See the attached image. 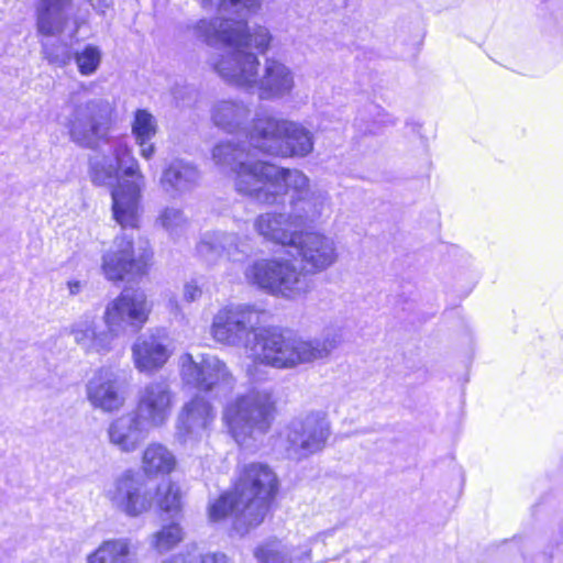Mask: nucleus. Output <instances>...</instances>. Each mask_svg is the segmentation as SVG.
Masks as SVG:
<instances>
[{"label": "nucleus", "mask_w": 563, "mask_h": 563, "mask_svg": "<svg viewBox=\"0 0 563 563\" xmlns=\"http://www.w3.org/2000/svg\"><path fill=\"white\" fill-rule=\"evenodd\" d=\"M212 161L220 169L231 173L240 195L260 203L275 205L290 194L289 214L299 232L324 223L332 213L329 195L311 189L303 172L255 159L245 144L220 142L212 148Z\"/></svg>", "instance_id": "f257e3e1"}, {"label": "nucleus", "mask_w": 563, "mask_h": 563, "mask_svg": "<svg viewBox=\"0 0 563 563\" xmlns=\"http://www.w3.org/2000/svg\"><path fill=\"white\" fill-rule=\"evenodd\" d=\"M205 9H217L219 15L212 19H201L190 29L194 35L207 45H223V53L209 58H227L233 52H249L254 47L260 54H265L273 41L271 31L264 25L250 29L246 18L261 8V0H200Z\"/></svg>", "instance_id": "f03ea898"}, {"label": "nucleus", "mask_w": 563, "mask_h": 563, "mask_svg": "<svg viewBox=\"0 0 563 563\" xmlns=\"http://www.w3.org/2000/svg\"><path fill=\"white\" fill-rule=\"evenodd\" d=\"M89 175L97 186L111 187L112 214L122 228H139L142 216V191L145 177L128 144L118 140L110 156L90 159Z\"/></svg>", "instance_id": "7ed1b4c3"}, {"label": "nucleus", "mask_w": 563, "mask_h": 563, "mask_svg": "<svg viewBox=\"0 0 563 563\" xmlns=\"http://www.w3.org/2000/svg\"><path fill=\"white\" fill-rule=\"evenodd\" d=\"M211 67L227 84L265 101L285 99L296 88L292 68L274 56L262 65L257 54L236 51L227 58H213Z\"/></svg>", "instance_id": "20e7f679"}, {"label": "nucleus", "mask_w": 563, "mask_h": 563, "mask_svg": "<svg viewBox=\"0 0 563 563\" xmlns=\"http://www.w3.org/2000/svg\"><path fill=\"white\" fill-rule=\"evenodd\" d=\"M261 311L252 305L231 303L224 306L213 316L210 333L218 343L244 347L253 364L247 367L251 380L261 379L258 365L274 367L272 357L279 356V349L271 344L282 332L271 329H260Z\"/></svg>", "instance_id": "39448f33"}, {"label": "nucleus", "mask_w": 563, "mask_h": 563, "mask_svg": "<svg viewBox=\"0 0 563 563\" xmlns=\"http://www.w3.org/2000/svg\"><path fill=\"white\" fill-rule=\"evenodd\" d=\"M276 492L277 478L267 465L247 464L243 467L233 492L222 495L209 505V519L216 522L232 515L234 529L243 534L263 521Z\"/></svg>", "instance_id": "423d86ee"}, {"label": "nucleus", "mask_w": 563, "mask_h": 563, "mask_svg": "<svg viewBox=\"0 0 563 563\" xmlns=\"http://www.w3.org/2000/svg\"><path fill=\"white\" fill-rule=\"evenodd\" d=\"M277 398L268 385H258L230 400L223 420L235 442L245 448L264 435L274 420Z\"/></svg>", "instance_id": "0eeeda50"}, {"label": "nucleus", "mask_w": 563, "mask_h": 563, "mask_svg": "<svg viewBox=\"0 0 563 563\" xmlns=\"http://www.w3.org/2000/svg\"><path fill=\"white\" fill-rule=\"evenodd\" d=\"M249 144L269 155L306 157L314 146L313 134L302 123L257 114L247 133Z\"/></svg>", "instance_id": "6e6552de"}, {"label": "nucleus", "mask_w": 563, "mask_h": 563, "mask_svg": "<svg viewBox=\"0 0 563 563\" xmlns=\"http://www.w3.org/2000/svg\"><path fill=\"white\" fill-rule=\"evenodd\" d=\"M244 276L249 284L287 299H297L311 289L302 269L285 258L255 260L246 266Z\"/></svg>", "instance_id": "1a4fd4ad"}, {"label": "nucleus", "mask_w": 563, "mask_h": 563, "mask_svg": "<svg viewBox=\"0 0 563 563\" xmlns=\"http://www.w3.org/2000/svg\"><path fill=\"white\" fill-rule=\"evenodd\" d=\"M342 342V328H327L321 338H303L282 333V336L271 340V344L279 349V356L272 357L274 368L292 369L300 365L325 360Z\"/></svg>", "instance_id": "9d476101"}, {"label": "nucleus", "mask_w": 563, "mask_h": 563, "mask_svg": "<svg viewBox=\"0 0 563 563\" xmlns=\"http://www.w3.org/2000/svg\"><path fill=\"white\" fill-rule=\"evenodd\" d=\"M178 366L184 385L201 394L217 397L234 385L232 373L217 355L183 353Z\"/></svg>", "instance_id": "9b49d317"}, {"label": "nucleus", "mask_w": 563, "mask_h": 563, "mask_svg": "<svg viewBox=\"0 0 563 563\" xmlns=\"http://www.w3.org/2000/svg\"><path fill=\"white\" fill-rule=\"evenodd\" d=\"M153 253L147 244L135 247L133 239L117 235L101 257V271L110 282L136 280L147 274Z\"/></svg>", "instance_id": "f8f14e48"}, {"label": "nucleus", "mask_w": 563, "mask_h": 563, "mask_svg": "<svg viewBox=\"0 0 563 563\" xmlns=\"http://www.w3.org/2000/svg\"><path fill=\"white\" fill-rule=\"evenodd\" d=\"M152 307V302L144 291L123 290L107 303L102 320L117 340L129 328L134 331L142 329L148 321Z\"/></svg>", "instance_id": "ddd939ff"}, {"label": "nucleus", "mask_w": 563, "mask_h": 563, "mask_svg": "<svg viewBox=\"0 0 563 563\" xmlns=\"http://www.w3.org/2000/svg\"><path fill=\"white\" fill-rule=\"evenodd\" d=\"M331 433L324 411H310L290 422L286 430V450L292 459H303L321 451Z\"/></svg>", "instance_id": "4468645a"}, {"label": "nucleus", "mask_w": 563, "mask_h": 563, "mask_svg": "<svg viewBox=\"0 0 563 563\" xmlns=\"http://www.w3.org/2000/svg\"><path fill=\"white\" fill-rule=\"evenodd\" d=\"M111 104L103 99H91L75 107L67 124L70 139L84 147H93L107 136Z\"/></svg>", "instance_id": "2eb2a0df"}, {"label": "nucleus", "mask_w": 563, "mask_h": 563, "mask_svg": "<svg viewBox=\"0 0 563 563\" xmlns=\"http://www.w3.org/2000/svg\"><path fill=\"white\" fill-rule=\"evenodd\" d=\"M106 498L117 511L136 518L147 512L153 498L144 481L131 470L123 472L106 489Z\"/></svg>", "instance_id": "dca6fc26"}, {"label": "nucleus", "mask_w": 563, "mask_h": 563, "mask_svg": "<svg viewBox=\"0 0 563 563\" xmlns=\"http://www.w3.org/2000/svg\"><path fill=\"white\" fill-rule=\"evenodd\" d=\"M238 231L210 230L201 234L197 245V255L209 266L217 265L222 258L236 261L238 255L246 254L251 238L243 232L246 222L236 223Z\"/></svg>", "instance_id": "f3484780"}, {"label": "nucleus", "mask_w": 563, "mask_h": 563, "mask_svg": "<svg viewBox=\"0 0 563 563\" xmlns=\"http://www.w3.org/2000/svg\"><path fill=\"white\" fill-rule=\"evenodd\" d=\"M176 395L168 380L158 378L145 384L137 394L135 413L151 428L165 426L169 420Z\"/></svg>", "instance_id": "a211bd4d"}, {"label": "nucleus", "mask_w": 563, "mask_h": 563, "mask_svg": "<svg viewBox=\"0 0 563 563\" xmlns=\"http://www.w3.org/2000/svg\"><path fill=\"white\" fill-rule=\"evenodd\" d=\"M134 367L143 374L152 375L161 371L172 356L164 330L151 329L140 334L132 344Z\"/></svg>", "instance_id": "6ab92c4d"}, {"label": "nucleus", "mask_w": 563, "mask_h": 563, "mask_svg": "<svg viewBox=\"0 0 563 563\" xmlns=\"http://www.w3.org/2000/svg\"><path fill=\"white\" fill-rule=\"evenodd\" d=\"M291 246L297 250L302 268L310 274L324 272L334 265L339 257L335 241L318 232H300L297 244Z\"/></svg>", "instance_id": "aec40b11"}, {"label": "nucleus", "mask_w": 563, "mask_h": 563, "mask_svg": "<svg viewBox=\"0 0 563 563\" xmlns=\"http://www.w3.org/2000/svg\"><path fill=\"white\" fill-rule=\"evenodd\" d=\"M216 418V412L209 401L201 396L194 397L187 402L177 422V437L185 445L194 446L208 435V430Z\"/></svg>", "instance_id": "412c9836"}, {"label": "nucleus", "mask_w": 563, "mask_h": 563, "mask_svg": "<svg viewBox=\"0 0 563 563\" xmlns=\"http://www.w3.org/2000/svg\"><path fill=\"white\" fill-rule=\"evenodd\" d=\"M86 395L90 405L102 412L118 411L125 402L118 376L109 368L93 374L86 385Z\"/></svg>", "instance_id": "4be33fe9"}, {"label": "nucleus", "mask_w": 563, "mask_h": 563, "mask_svg": "<svg viewBox=\"0 0 563 563\" xmlns=\"http://www.w3.org/2000/svg\"><path fill=\"white\" fill-rule=\"evenodd\" d=\"M152 430L135 412L122 415L109 423V442L120 452L136 451Z\"/></svg>", "instance_id": "5701e85b"}, {"label": "nucleus", "mask_w": 563, "mask_h": 563, "mask_svg": "<svg viewBox=\"0 0 563 563\" xmlns=\"http://www.w3.org/2000/svg\"><path fill=\"white\" fill-rule=\"evenodd\" d=\"M69 332L74 336L75 343L86 353L107 355L115 349V339L112 332L108 328L98 331L93 314H84L70 325Z\"/></svg>", "instance_id": "b1692460"}, {"label": "nucleus", "mask_w": 563, "mask_h": 563, "mask_svg": "<svg viewBox=\"0 0 563 563\" xmlns=\"http://www.w3.org/2000/svg\"><path fill=\"white\" fill-rule=\"evenodd\" d=\"M253 227L260 236L283 246L296 245L300 233L292 224L290 214L284 212L261 213L255 218Z\"/></svg>", "instance_id": "393cba45"}, {"label": "nucleus", "mask_w": 563, "mask_h": 563, "mask_svg": "<svg viewBox=\"0 0 563 563\" xmlns=\"http://www.w3.org/2000/svg\"><path fill=\"white\" fill-rule=\"evenodd\" d=\"M70 0H40L36 5V27L43 36L60 34L69 19Z\"/></svg>", "instance_id": "a878e982"}, {"label": "nucleus", "mask_w": 563, "mask_h": 563, "mask_svg": "<svg viewBox=\"0 0 563 563\" xmlns=\"http://www.w3.org/2000/svg\"><path fill=\"white\" fill-rule=\"evenodd\" d=\"M250 114L249 106L236 100L217 101L210 110L213 124L228 133L241 131Z\"/></svg>", "instance_id": "bb28decb"}, {"label": "nucleus", "mask_w": 563, "mask_h": 563, "mask_svg": "<svg viewBox=\"0 0 563 563\" xmlns=\"http://www.w3.org/2000/svg\"><path fill=\"white\" fill-rule=\"evenodd\" d=\"M176 466L175 454L162 443H150L142 453L141 468L148 477L168 475L175 471Z\"/></svg>", "instance_id": "cd10ccee"}, {"label": "nucleus", "mask_w": 563, "mask_h": 563, "mask_svg": "<svg viewBox=\"0 0 563 563\" xmlns=\"http://www.w3.org/2000/svg\"><path fill=\"white\" fill-rule=\"evenodd\" d=\"M198 177V170L191 164L175 161L163 172L161 186L165 192L176 196L189 190Z\"/></svg>", "instance_id": "c85d7f7f"}, {"label": "nucleus", "mask_w": 563, "mask_h": 563, "mask_svg": "<svg viewBox=\"0 0 563 563\" xmlns=\"http://www.w3.org/2000/svg\"><path fill=\"white\" fill-rule=\"evenodd\" d=\"M86 563H134L131 541L126 538L104 540L86 556Z\"/></svg>", "instance_id": "c756f323"}, {"label": "nucleus", "mask_w": 563, "mask_h": 563, "mask_svg": "<svg viewBox=\"0 0 563 563\" xmlns=\"http://www.w3.org/2000/svg\"><path fill=\"white\" fill-rule=\"evenodd\" d=\"M310 548L299 555L297 550H290L278 541L258 547L254 553L260 563H310Z\"/></svg>", "instance_id": "7c9ffc66"}, {"label": "nucleus", "mask_w": 563, "mask_h": 563, "mask_svg": "<svg viewBox=\"0 0 563 563\" xmlns=\"http://www.w3.org/2000/svg\"><path fill=\"white\" fill-rule=\"evenodd\" d=\"M155 501L161 511L179 514L183 507V493L179 485L170 481L161 483L156 488Z\"/></svg>", "instance_id": "2f4dec72"}, {"label": "nucleus", "mask_w": 563, "mask_h": 563, "mask_svg": "<svg viewBox=\"0 0 563 563\" xmlns=\"http://www.w3.org/2000/svg\"><path fill=\"white\" fill-rule=\"evenodd\" d=\"M184 536L179 522L172 521L163 525L158 531L151 536L150 544L155 551L163 554L179 544L184 540Z\"/></svg>", "instance_id": "473e14b6"}, {"label": "nucleus", "mask_w": 563, "mask_h": 563, "mask_svg": "<svg viewBox=\"0 0 563 563\" xmlns=\"http://www.w3.org/2000/svg\"><path fill=\"white\" fill-rule=\"evenodd\" d=\"M103 53L96 44H86L74 53L77 69L82 76H92L99 69Z\"/></svg>", "instance_id": "72a5a7b5"}, {"label": "nucleus", "mask_w": 563, "mask_h": 563, "mask_svg": "<svg viewBox=\"0 0 563 563\" xmlns=\"http://www.w3.org/2000/svg\"><path fill=\"white\" fill-rule=\"evenodd\" d=\"M159 225L172 236L180 235L188 228V219L180 209L167 207L157 218Z\"/></svg>", "instance_id": "f704fd0d"}, {"label": "nucleus", "mask_w": 563, "mask_h": 563, "mask_svg": "<svg viewBox=\"0 0 563 563\" xmlns=\"http://www.w3.org/2000/svg\"><path fill=\"white\" fill-rule=\"evenodd\" d=\"M156 120L147 110L140 109L135 112L132 124L135 140L151 141L156 134Z\"/></svg>", "instance_id": "c9c22d12"}, {"label": "nucleus", "mask_w": 563, "mask_h": 563, "mask_svg": "<svg viewBox=\"0 0 563 563\" xmlns=\"http://www.w3.org/2000/svg\"><path fill=\"white\" fill-rule=\"evenodd\" d=\"M43 54L49 64L63 67L70 60V55L66 44L43 43Z\"/></svg>", "instance_id": "e433bc0d"}, {"label": "nucleus", "mask_w": 563, "mask_h": 563, "mask_svg": "<svg viewBox=\"0 0 563 563\" xmlns=\"http://www.w3.org/2000/svg\"><path fill=\"white\" fill-rule=\"evenodd\" d=\"M172 95L177 107H186L195 99V90L186 85H177L174 87Z\"/></svg>", "instance_id": "4c0bfd02"}, {"label": "nucleus", "mask_w": 563, "mask_h": 563, "mask_svg": "<svg viewBox=\"0 0 563 563\" xmlns=\"http://www.w3.org/2000/svg\"><path fill=\"white\" fill-rule=\"evenodd\" d=\"M162 563H198V556L196 555V547H187L184 552H179Z\"/></svg>", "instance_id": "58836bf2"}, {"label": "nucleus", "mask_w": 563, "mask_h": 563, "mask_svg": "<svg viewBox=\"0 0 563 563\" xmlns=\"http://www.w3.org/2000/svg\"><path fill=\"white\" fill-rule=\"evenodd\" d=\"M202 295V289L198 284L197 279H190L185 283L183 296L187 302H194L198 300Z\"/></svg>", "instance_id": "ea45409f"}, {"label": "nucleus", "mask_w": 563, "mask_h": 563, "mask_svg": "<svg viewBox=\"0 0 563 563\" xmlns=\"http://www.w3.org/2000/svg\"><path fill=\"white\" fill-rule=\"evenodd\" d=\"M198 563H231L228 556L223 553H206L200 555Z\"/></svg>", "instance_id": "a19ab883"}, {"label": "nucleus", "mask_w": 563, "mask_h": 563, "mask_svg": "<svg viewBox=\"0 0 563 563\" xmlns=\"http://www.w3.org/2000/svg\"><path fill=\"white\" fill-rule=\"evenodd\" d=\"M140 146V154L142 157L150 159L155 152L154 145L150 141L135 140Z\"/></svg>", "instance_id": "79ce46f5"}, {"label": "nucleus", "mask_w": 563, "mask_h": 563, "mask_svg": "<svg viewBox=\"0 0 563 563\" xmlns=\"http://www.w3.org/2000/svg\"><path fill=\"white\" fill-rule=\"evenodd\" d=\"M67 288L70 295H77L80 292L82 284L79 280H69L67 283Z\"/></svg>", "instance_id": "37998d69"}, {"label": "nucleus", "mask_w": 563, "mask_h": 563, "mask_svg": "<svg viewBox=\"0 0 563 563\" xmlns=\"http://www.w3.org/2000/svg\"><path fill=\"white\" fill-rule=\"evenodd\" d=\"M386 115L388 117V119H387V121H386V122H388V123H390V124H394V123H395V120H394V119H391L388 114H386Z\"/></svg>", "instance_id": "c03bdc74"}]
</instances>
